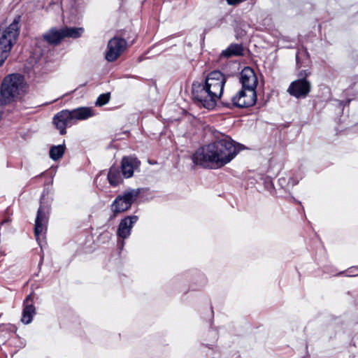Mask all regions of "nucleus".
Here are the masks:
<instances>
[{"mask_svg": "<svg viewBox=\"0 0 358 358\" xmlns=\"http://www.w3.org/2000/svg\"><path fill=\"white\" fill-rule=\"evenodd\" d=\"M245 148L225 134H219L215 139L197 150L192 159L195 164L209 168H221L229 163L236 155Z\"/></svg>", "mask_w": 358, "mask_h": 358, "instance_id": "f257e3e1", "label": "nucleus"}, {"mask_svg": "<svg viewBox=\"0 0 358 358\" xmlns=\"http://www.w3.org/2000/svg\"><path fill=\"white\" fill-rule=\"evenodd\" d=\"M21 17L17 15L13 22L0 32V66L8 58L13 46L16 43L20 34Z\"/></svg>", "mask_w": 358, "mask_h": 358, "instance_id": "f03ea898", "label": "nucleus"}, {"mask_svg": "<svg viewBox=\"0 0 358 358\" xmlns=\"http://www.w3.org/2000/svg\"><path fill=\"white\" fill-rule=\"evenodd\" d=\"M25 84L23 77L19 74H10L3 80L1 89L2 97L7 101L17 100L24 94Z\"/></svg>", "mask_w": 358, "mask_h": 358, "instance_id": "7ed1b4c3", "label": "nucleus"}, {"mask_svg": "<svg viewBox=\"0 0 358 358\" xmlns=\"http://www.w3.org/2000/svg\"><path fill=\"white\" fill-rule=\"evenodd\" d=\"M208 88L204 83H193L192 94L193 99L199 106L211 110L216 106L220 98L213 96Z\"/></svg>", "mask_w": 358, "mask_h": 358, "instance_id": "20e7f679", "label": "nucleus"}, {"mask_svg": "<svg viewBox=\"0 0 358 358\" xmlns=\"http://www.w3.org/2000/svg\"><path fill=\"white\" fill-rule=\"evenodd\" d=\"M140 194V189H129L116 197L112 204V210L115 215L129 209Z\"/></svg>", "mask_w": 358, "mask_h": 358, "instance_id": "39448f33", "label": "nucleus"}, {"mask_svg": "<svg viewBox=\"0 0 358 358\" xmlns=\"http://www.w3.org/2000/svg\"><path fill=\"white\" fill-rule=\"evenodd\" d=\"M226 83L224 75L220 71H213L208 74L204 83L210 90V93L218 98H221Z\"/></svg>", "mask_w": 358, "mask_h": 358, "instance_id": "423d86ee", "label": "nucleus"}, {"mask_svg": "<svg viewBox=\"0 0 358 358\" xmlns=\"http://www.w3.org/2000/svg\"><path fill=\"white\" fill-rule=\"evenodd\" d=\"M127 41L119 37L111 38L107 46L106 59L108 62H114L124 52L127 48Z\"/></svg>", "mask_w": 358, "mask_h": 358, "instance_id": "0eeeda50", "label": "nucleus"}, {"mask_svg": "<svg viewBox=\"0 0 358 358\" xmlns=\"http://www.w3.org/2000/svg\"><path fill=\"white\" fill-rule=\"evenodd\" d=\"M257 100L256 91L254 90L243 88L231 101L238 108H247L253 106Z\"/></svg>", "mask_w": 358, "mask_h": 358, "instance_id": "6e6552de", "label": "nucleus"}, {"mask_svg": "<svg viewBox=\"0 0 358 358\" xmlns=\"http://www.w3.org/2000/svg\"><path fill=\"white\" fill-rule=\"evenodd\" d=\"M49 208L41 202V205L37 211L35 220L34 234L36 240L38 241L40 236L44 234L47 230V224L48 221Z\"/></svg>", "mask_w": 358, "mask_h": 358, "instance_id": "1a4fd4ad", "label": "nucleus"}, {"mask_svg": "<svg viewBox=\"0 0 358 358\" xmlns=\"http://www.w3.org/2000/svg\"><path fill=\"white\" fill-rule=\"evenodd\" d=\"M310 90V83L306 79L292 82L287 89L288 93L296 98L306 97Z\"/></svg>", "mask_w": 358, "mask_h": 358, "instance_id": "9d476101", "label": "nucleus"}, {"mask_svg": "<svg viewBox=\"0 0 358 358\" xmlns=\"http://www.w3.org/2000/svg\"><path fill=\"white\" fill-rule=\"evenodd\" d=\"M141 162L135 157L128 156L122 157L121 160L122 174L125 178H131L134 171L139 169Z\"/></svg>", "mask_w": 358, "mask_h": 358, "instance_id": "9b49d317", "label": "nucleus"}, {"mask_svg": "<svg viewBox=\"0 0 358 358\" xmlns=\"http://www.w3.org/2000/svg\"><path fill=\"white\" fill-rule=\"evenodd\" d=\"M53 122L56 127L59 129V133L64 135L66 133V128L73 124L70 110H63L57 113L54 118Z\"/></svg>", "mask_w": 358, "mask_h": 358, "instance_id": "f8f14e48", "label": "nucleus"}, {"mask_svg": "<svg viewBox=\"0 0 358 358\" xmlns=\"http://www.w3.org/2000/svg\"><path fill=\"white\" fill-rule=\"evenodd\" d=\"M241 82L243 88L255 90L257 85V78L254 70L250 67H245L241 73Z\"/></svg>", "mask_w": 358, "mask_h": 358, "instance_id": "ddd939ff", "label": "nucleus"}, {"mask_svg": "<svg viewBox=\"0 0 358 358\" xmlns=\"http://www.w3.org/2000/svg\"><path fill=\"white\" fill-rule=\"evenodd\" d=\"M138 217L136 215L127 216L122 219L118 226L117 236L122 239L128 238L131 234V229L134 224L137 222Z\"/></svg>", "mask_w": 358, "mask_h": 358, "instance_id": "4468645a", "label": "nucleus"}, {"mask_svg": "<svg viewBox=\"0 0 358 358\" xmlns=\"http://www.w3.org/2000/svg\"><path fill=\"white\" fill-rule=\"evenodd\" d=\"M33 296L28 295L24 300V307L22 312V317L21 321L28 324L32 321L33 315L35 314V307L33 306Z\"/></svg>", "mask_w": 358, "mask_h": 358, "instance_id": "2eb2a0df", "label": "nucleus"}, {"mask_svg": "<svg viewBox=\"0 0 358 358\" xmlns=\"http://www.w3.org/2000/svg\"><path fill=\"white\" fill-rule=\"evenodd\" d=\"M43 38L50 44L57 45L64 38L62 29L52 28L43 34Z\"/></svg>", "mask_w": 358, "mask_h": 358, "instance_id": "dca6fc26", "label": "nucleus"}, {"mask_svg": "<svg viewBox=\"0 0 358 358\" xmlns=\"http://www.w3.org/2000/svg\"><path fill=\"white\" fill-rule=\"evenodd\" d=\"M73 123L78 120H86L92 115L91 110L89 108H78L70 110Z\"/></svg>", "mask_w": 358, "mask_h": 358, "instance_id": "f3484780", "label": "nucleus"}, {"mask_svg": "<svg viewBox=\"0 0 358 358\" xmlns=\"http://www.w3.org/2000/svg\"><path fill=\"white\" fill-rule=\"evenodd\" d=\"M118 167L112 166L108 173V180L113 186H117L122 183L123 180Z\"/></svg>", "mask_w": 358, "mask_h": 358, "instance_id": "a211bd4d", "label": "nucleus"}, {"mask_svg": "<svg viewBox=\"0 0 358 358\" xmlns=\"http://www.w3.org/2000/svg\"><path fill=\"white\" fill-rule=\"evenodd\" d=\"M242 45L239 44H231L226 50L222 52V56L231 57L233 56H241L243 55Z\"/></svg>", "mask_w": 358, "mask_h": 358, "instance_id": "6ab92c4d", "label": "nucleus"}, {"mask_svg": "<svg viewBox=\"0 0 358 358\" xmlns=\"http://www.w3.org/2000/svg\"><path fill=\"white\" fill-rule=\"evenodd\" d=\"M62 29L64 38L65 37H71V38H78L80 37L84 31L83 28H76V27H65Z\"/></svg>", "mask_w": 358, "mask_h": 358, "instance_id": "aec40b11", "label": "nucleus"}, {"mask_svg": "<svg viewBox=\"0 0 358 358\" xmlns=\"http://www.w3.org/2000/svg\"><path fill=\"white\" fill-rule=\"evenodd\" d=\"M65 151V145H59L52 146L50 150V157L56 161L60 159Z\"/></svg>", "mask_w": 358, "mask_h": 358, "instance_id": "412c9836", "label": "nucleus"}, {"mask_svg": "<svg viewBox=\"0 0 358 358\" xmlns=\"http://www.w3.org/2000/svg\"><path fill=\"white\" fill-rule=\"evenodd\" d=\"M110 97V93L101 94L98 97V99L96 101V105L99 106H101L106 104L109 101Z\"/></svg>", "mask_w": 358, "mask_h": 358, "instance_id": "4be33fe9", "label": "nucleus"}, {"mask_svg": "<svg viewBox=\"0 0 358 358\" xmlns=\"http://www.w3.org/2000/svg\"><path fill=\"white\" fill-rule=\"evenodd\" d=\"M226 1H227V3L230 6L237 5L243 1V0H226Z\"/></svg>", "mask_w": 358, "mask_h": 358, "instance_id": "5701e85b", "label": "nucleus"}]
</instances>
